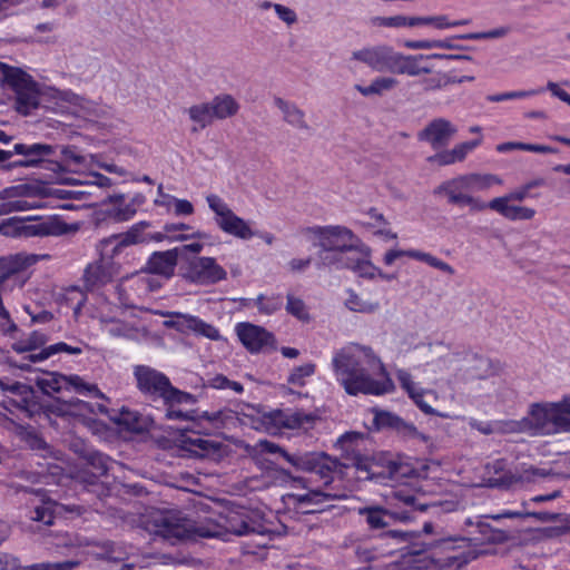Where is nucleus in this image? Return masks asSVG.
<instances>
[{"instance_id":"obj_37","label":"nucleus","mask_w":570,"mask_h":570,"mask_svg":"<svg viewBox=\"0 0 570 570\" xmlns=\"http://www.w3.org/2000/svg\"><path fill=\"white\" fill-rule=\"evenodd\" d=\"M109 250L116 255L121 247L138 244L142 240V222L135 224L128 232L119 235H112L104 240H111Z\"/></svg>"},{"instance_id":"obj_4","label":"nucleus","mask_w":570,"mask_h":570,"mask_svg":"<svg viewBox=\"0 0 570 570\" xmlns=\"http://www.w3.org/2000/svg\"><path fill=\"white\" fill-rule=\"evenodd\" d=\"M256 446L261 453L281 454L297 470L318 474L325 485H328L333 481V474L335 472L347 466V464H342L340 460L332 458L324 452L291 454L278 444L268 440H261Z\"/></svg>"},{"instance_id":"obj_19","label":"nucleus","mask_w":570,"mask_h":570,"mask_svg":"<svg viewBox=\"0 0 570 570\" xmlns=\"http://www.w3.org/2000/svg\"><path fill=\"white\" fill-rule=\"evenodd\" d=\"M557 413L553 403H534L529 412V430L533 434L550 435L557 433Z\"/></svg>"},{"instance_id":"obj_2","label":"nucleus","mask_w":570,"mask_h":570,"mask_svg":"<svg viewBox=\"0 0 570 570\" xmlns=\"http://www.w3.org/2000/svg\"><path fill=\"white\" fill-rule=\"evenodd\" d=\"M145 531L161 537L171 544L215 535L209 529L197 524L180 512L154 513L147 509H145Z\"/></svg>"},{"instance_id":"obj_9","label":"nucleus","mask_w":570,"mask_h":570,"mask_svg":"<svg viewBox=\"0 0 570 570\" xmlns=\"http://www.w3.org/2000/svg\"><path fill=\"white\" fill-rule=\"evenodd\" d=\"M363 438V434L357 432H346L338 440L337 443L345 449L346 452H352V465L357 471L365 473V479L382 481L386 479L395 480L409 474L410 469L401 462H390L387 465H379L376 459H368L366 455L355 453L353 443Z\"/></svg>"},{"instance_id":"obj_36","label":"nucleus","mask_w":570,"mask_h":570,"mask_svg":"<svg viewBox=\"0 0 570 570\" xmlns=\"http://www.w3.org/2000/svg\"><path fill=\"white\" fill-rule=\"evenodd\" d=\"M354 250H318L317 267H335L336 269L347 268Z\"/></svg>"},{"instance_id":"obj_30","label":"nucleus","mask_w":570,"mask_h":570,"mask_svg":"<svg viewBox=\"0 0 570 570\" xmlns=\"http://www.w3.org/2000/svg\"><path fill=\"white\" fill-rule=\"evenodd\" d=\"M225 529L227 532L236 535H248L253 533L263 534L264 527L252 520L248 515L229 514L225 519Z\"/></svg>"},{"instance_id":"obj_29","label":"nucleus","mask_w":570,"mask_h":570,"mask_svg":"<svg viewBox=\"0 0 570 570\" xmlns=\"http://www.w3.org/2000/svg\"><path fill=\"white\" fill-rule=\"evenodd\" d=\"M341 495L323 492L321 490H311L307 493H291L288 499L293 501L295 509L301 510L302 513H316L321 509H309V505H318L326 500L340 499Z\"/></svg>"},{"instance_id":"obj_62","label":"nucleus","mask_w":570,"mask_h":570,"mask_svg":"<svg viewBox=\"0 0 570 570\" xmlns=\"http://www.w3.org/2000/svg\"><path fill=\"white\" fill-rule=\"evenodd\" d=\"M79 566L78 561L41 562L23 567L21 570H73Z\"/></svg>"},{"instance_id":"obj_11","label":"nucleus","mask_w":570,"mask_h":570,"mask_svg":"<svg viewBox=\"0 0 570 570\" xmlns=\"http://www.w3.org/2000/svg\"><path fill=\"white\" fill-rule=\"evenodd\" d=\"M37 386L46 395L51 396L53 393H62L73 391L79 395H92L99 399H106L96 384L83 381L79 375H63L58 372L48 373L43 377L36 381Z\"/></svg>"},{"instance_id":"obj_58","label":"nucleus","mask_w":570,"mask_h":570,"mask_svg":"<svg viewBox=\"0 0 570 570\" xmlns=\"http://www.w3.org/2000/svg\"><path fill=\"white\" fill-rule=\"evenodd\" d=\"M495 426L498 429L497 433H520L528 432L529 422L528 419L522 420H508V421H495Z\"/></svg>"},{"instance_id":"obj_49","label":"nucleus","mask_w":570,"mask_h":570,"mask_svg":"<svg viewBox=\"0 0 570 570\" xmlns=\"http://www.w3.org/2000/svg\"><path fill=\"white\" fill-rule=\"evenodd\" d=\"M345 306L352 312L368 314L376 312L380 307V304L377 302L364 301L355 292L350 291V295L345 302Z\"/></svg>"},{"instance_id":"obj_46","label":"nucleus","mask_w":570,"mask_h":570,"mask_svg":"<svg viewBox=\"0 0 570 570\" xmlns=\"http://www.w3.org/2000/svg\"><path fill=\"white\" fill-rule=\"evenodd\" d=\"M497 149H498V151H501V153L509 151L512 149H520V150L532 151V153H538V154H556V153H558L557 148H553V147H550L547 145L514 142V141L500 144V145H498Z\"/></svg>"},{"instance_id":"obj_64","label":"nucleus","mask_w":570,"mask_h":570,"mask_svg":"<svg viewBox=\"0 0 570 570\" xmlns=\"http://www.w3.org/2000/svg\"><path fill=\"white\" fill-rule=\"evenodd\" d=\"M32 207L33 205L30 202L22 199V197H13L1 203L0 213L10 214L13 212H23Z\"/></svg>"},{"instance_id":"obj_8","label":"nucleus","mask_w":570,"mask_h":570,"mask_svg":"<svg viewBox=\"0 0 570 570\" xmlns=\"http://www.w3.org/2000/svg\"><path fill=\"white\" fill-rule=\"evenodd\" d=\"M302 233L312 240L313 246L320 247V250H354L365 256L370 255V248L345 226H312L303 228Z\"/></svg>"},{"instance_id":"obj_7","label":"nucleus","mask_w":570,"mask_h":570,"mask_svg":"<svg viewBox=\"0 0 570 570\" xmlns=\"http://www.w3.org/2000/svg\"><path fill=\"white\" fill-rule=\"evenodd\" d=\"M500 179L494 175L468 174L443 181L434 189L435 195L444 194L453 205H468L473 212L487 209V204L464 191L484 189Z\"/></svg>"},{"instance_id":"obj_45","label":"nucleus","mask_w":570,"mask_h":570,"mask_svg":"<svg viewBox=\"0 0 570 570\" xmlns=\"http://www.w3.org/2000/svg\"><path fill=\"white\" fill-rule=\"evenodd\" d=\"M21 443L24 444L30 450L33 451H46L47 443L36 432L35 429L28 426H20L17 433Z\"/></svg>"},{"instance_id":"obj_41","label":"nucleus","mask_w":570,"mask_h":570,"mask_svg":"<svg viewBox=\"0 0 570 570\" xmlns=\"http://www.w3.org/2000/svg\"><path fill=\"white\" fill-rule=\"evenodd\" d=\"M87 546H92L97 548V551H95V556L101 560L119 561L122 560L125 554V552H122V550L114 541L110 540H92L89 541Z\"/></svg>"},{"instance_id":"obj_63","label":"nucleus","mask_w":570,"mask_h":570,"mask_svg":"<svg viewBox=\"0 0 570 570\" xmlns=\"http://www.w3.org/2000/svg\"><path fill=\"white\" fill-rule=\"evenodd\" d=\"M286 311L302 321L308 320L309 317L306 312L305 303L301 298L294 297L291 294L287 295Z\"/></svg>"},{"instance_id":"obj_56","label":"nucleus","mask_w":570,"mask_h":570,"mask_svg":"<svg viewBox=\"0 0 570 570\" xmlns=\"http://www.w3.org/2000/svg\"><path fill=\"white\" fill-rule=\"evenodd\" d=\"M256 306L261 313L271 315L282 308L283 297L282 295L266 297L263 294H261L256 298Z\"/></svg>"},{"instance_id":"obj_31","label":"nucleus","mask_w":570,"mask_h":570,"mask_svg":"<svg viewBox=\"0 0 570 570\" xmlns=\"http://www.w3.org/2000/svg\"><path fill=\"white\" fill-rule=\"evenodd\" d=\"M505 461L495 460L487 464L488 473L494 475L488 479V485L491 488L508 489L512 484L522 480L520 475L513 474L511 471H505Z\"/></svg>"},{"instance_id":"obj_60","label":"nucleus","mask_w":570,"mask_h":570,"mask_svg":"<svg viewBox=\"0 0 570 570\" xmlns=\"http://www.w3.org/2000/svg\"><path fill=\"white\" fill-rule=\"evenodd\" d=\"M414 259H417L420 262H424L426 263L428 265L434 267V268H438L449 275H453L454 274V268L449 265L448 263L439 259L438 257L429 254V253H424V252H421V250H416V253L414 254Z\"/></svg>"},{"instance_id":"obj_34","label":"nucleus","mask_w":570,"mask_h":570,"mask_svg":"<svg viewBox=\"0 0 570 570\" xmlns=\"http://www.w3.org/2000/svg\"><path fill=\"white\" fill-rule=\"evenodd\" d=\"M317 416L313 413H305L303 411H295L289 414H284L282 411L274 413V420L282 423L287 429H308L311 428Z\"/></svg>"},{"instance_id":"obj_47","label":"nucleus","mask_w":570,"mask_h":570,"mask_svg":"<svg viewBox=\"0 0 570 570\" xmlns=\"http://www.w3.org/2000/svg\"><path fill=\"white\" fill-rule=\"evenodd\" d=\"M47 336L38 331L32 332L26 340H20L12 345V350L17 353H27L45 345Z\"/></svg>"},{"instance_id":"obj_57","label":"nucleus","mask_w":570,"mask_h":570,"mask_svg":"<svg viewBox=\"0 0 570 570\" xmlns=\"http://www.w3.org/2000/svg\"><path fill=\"white\" fill-rule=\"evenodd\" d=\"M510 27H500L489 31L482 32H469L458 36L462 40H484V39H498L503 38L510 32Z\"/></svg>"},{"instance_id":"obj_13","label":"nucleus","mask_w":570,"mask_h":570,"mask_svg":"<svg viewBox=\"0 0 570 570\" xmlns=\"http://www.w3.org/2000/svg\"><path fill=\"white\" fill-rule=\"evenodd\" d=\"M111 240H101L98 245L100 257L98 261L89 264L83 273V285L87 291L100 288L111 282L117 273V266L114 263V254L109 250Z\"/></svg>"},{"instance_id":"obj_18","label":"nucleus","mask_w":570,"mask_h":570,"mask_svg":"<svg viewBox=\"0 0 570 570\" xmlns=\"http://www.w3.org/2000/svg\"><path fill=\"white\" fill-rule=\"evenodd\" d=\"M236 333L243 345L252 353H258L265 348L276 350V338L273 333L264 327L250 323H239Z\"/></svg>"},{"instance_id":"obj_48","label":"nucleus","mask_w":570,"mask_h":570,"mask_svg":"<svg viewBox=\"0 0 570 570\" xmlns=\"http://www.w3.org/2000/svg\"><path fill=\"white\" fill-rule=\"evenodd\" d=\"M24 266V262L19 256H8L0 258V286L12 275L19 273Z\"/></svg>"},{"instance_id":"obj_23","label":"nucleus","mask_w":570,"mask_h":570,"mask_svg":"<svg viewBox=\"0 0 570 570\" xmlns=\"http://www.w3.org/2000/svg\"><path fill=\"white\" fill-rule=\"evenodd\" d=\"M178 259V248L155 252L148 259L145 274L158 275L164 279H169L174 275Z\"/></svg>"},{"instance_id":"obj_59","label":"nucleus","mask_w":570,"mask_h":570,"mask_svg":"<svg viewBox=\"0 0 570 570\" xmlns=\"http://www.w3.org/2000/svg\"><path fill=\"white\" fill-rule=\"evenodd\" d=\"M80 478L88 492L95 493L100 499L109 495V487L96 479V475L82 474Z\"/></svg>"},{"instance_id":"obj_12","label":"nucleus","mask_w":570,"mask_h":570,"mask_svg":"<svg viewBox=\"0 0 570 570\" xmlns=\"http://www.w3.org/2000/svg\"><path fill=\"white\" fill-rule=\"evenodd\" d=\"M420 534L416 531L390 529L376 535L384 557L395 553L402 556H417L425 551V544L419 543Z\"/></svg>"},{"instance_id":"obj_3","label":"nucleus","mask_w":570,"mask_h":570,"mask_svg":"<svg viewBox=\"0 0 570 570\" xmlns=\"http://www.w3.org/2000/svg\"><path fill=\"white\" fill-rule=\"evenodd\" d=\"M333 365L338 381L350 395L358 393L381 395L393 387L391 379L386 375L382 381L372 379L354 355L338 353L333 360Z\"/></svg>"},{"instance_id":"obj_26","label":"nucleus","mask_w":570,"mask_h":570,"mask_svg":"<svg viewBox=\"0 0 570 570\" xmlns=\"http://www.w3.org/2000/svg\"><path fill=\"white\" fill-rule=\"evenodd\" d=\"M73 451L95 470L91 475H96V479L107 475L114 464L108 455L87 446L85 443H75Z\"/></svg>"},{"instance_id":"obj_24","label":"nucleus","mask_w":570,"mask_h":570,"mask_svg":"<svg viewBox=\"0 0 570 570\" xmlns=\"http://www.w3.org/2000/svg\"><path fill=\"white\" fill-rule=\"evenodd\" d=\"M434 59L431 55H409L397 52L393 73L417 77L433 71L430 66H422L421 61Z\"/></svg>"},{"instance_id":"obj_53","label":"nucleus","mask_w":570,"mask_h":570,"mask_svg":"<svg viewBox=\"0 0 570 570\" xmlns=\"http://www.w3.org/2000/svg\"><path fill=\"white\" fill-rule=\"evenodd\" d=\"M110 335L138 341L140 328L127 322H115L109 328Z\"/></svg>"},{"instance_id":"obj_35","label":"nucleus","mask_w":570,"mask_h":570,"mask_svg":"<svg viewBox=\"0 0 570 570\" xmlns=\"http://www.w3.org/2000/svg\"><path fill=\"white\" fill-rule=\"evenodd\" d=\"M475 529L480 537L474 539L481 542L500 544L512 538L508 531L493 528L491 524L484 522L482 517H476Z\"/></svg>"},{"instance_id":"obj_33","label":"nucleus","mask_w":570,"mask_h":570,"mask_svg":"<svg viewBox=\"0 0 570 570\" xmlns=\"http://www.w3.org/2000/svg\"><path fill=\"white\" fill-rule=\"evenodd\" d=\"M208 104L214 119L218 120L230 118L239 110V104L228 94L217 95Z\"/></svg>"},{"instance_id":"obj_15","label":"nucleus","mask_w":570,"mask_h":570,"mask_svg":"<svg viewBox=\"0 0 570 570\" xmlns=\"http://www.w3.org/2000/svg\"><path fill=\"white\" fill-rule=\"evenodd\" d=\"M357 514L364 517L367 529L377 534L390 530L396 521H412L410 511L390 510L380 504L361 507L357 509Z\"/></svg>"},{"instance_id":"obj_52","label":"nucleus","mask_w":570,"mask_h":570,"mask_svg":"<svg viewBox=\"0 0 570 570\" xmlns=\"http://www.w3.org/2000/svg\"><path fill=\"white\" fill-rule=\"evenodd\" d=\"M164 316L174 317L176 318V330L183 334L189 333L195 331V327L197 326V316L184 314L180 312H168V313H161Z\"/></svg>"},{"instance_id":"obj_44","label":"nucleus","mask_w":570,"mask_h":570,"mask_svg":"<svg viewBox=\"0 0 570 570\" xmlns=\"http://www.w3.org/2000/svg\"><path fill=\"white\" fill-rule=\"evenodd\" d=\"M397 85V80L392 77H380L374 79L370 86L355 85V89L363 96L381 95L391 90Z\"/></svg>"},{"instance_id":"obj_28","label":"nucleus","mask_w":570,"mask_h":570,"mask_svg":"<svg viewBox=\"0 0 570 570\" xmlns=\"http://www.w3.org/2000/svg\"><path fill=\"white\" fill-rule=\"evenodd\" d=\"M508 198H493L487 204L490 208L509 220H530L534 217L535 210L530 207L510 205Z\"/></svg>"},{"instance_id":"obj_21","label":"nucleus","mask_w":570,"mask_h":570,"mask_svg":"<svg viewBox=\"0 0 570 570\" xmlns=\"http://www.w3.org/2000/svg\"><path fill=\"white\" fill-rule=\"evenodd\" d=\"M374 423L377 429L393 430L404 439H420L423 442L428 441V436L419 432L413 423L404 421L402 417L394 413L387 411H377L374 416Z\"/></svg>"},{"instance_id":"obj_14","label":"nucleus","mask_w":570,"mask_h":570,"mask_svg":"<svg viewBox=\"0 0 570 570\" xmlns=\"http://www.w3.org/2000/svg\"><path fill=\"white\" fill-rule=\"evenodd\" d=\"M206 200L208 207L216 215L217 226L223 232L240 239H249L256 235L249 225L238 217L218 195L210 194L206 197Z\"/></svg>"},{"instance_id":"obj_10","label":"nucleus","mask_w":570,"mask_h":570,"mask_svg":"<svg viewBox=\"0 0 570 570\" xmlns=\"http://www.w3.org/2000/svg\"><path fill=\"white\" fill-rule=\"evenodd\" d=\"M69 232V226L58 217L28 222L11 217L0 222V234L8 237L60 236Z\"/></svg>"},{"instance_id":"obj_32","label":"nucleus","mask_w":570,"mask_h":570,"mask_svg":"<svg viewBox=\"0 0 570 570\" xmlns=\"http://www.w3.org/2000/svg\"><path fill=\"white\" fill-rule=\"evenodd\" d=\"M0 387L2 391H7L18 399L9 397L8 403L22 410H28L33 399V389L21 382H3L0 380Z\"/></svg>"},{"instance_id":"obj_27","label":"nucleus","mask_w":570,"mask_h":570,"mask_svg":"<svg viewBox=\"0 0 570 570\" xmlns=\"http://www.w3.org/2000/svg\"><path fill=\"white\" fill-rule=\"evenodd\" d=\"M274 105L282 112V119L284 122L299 130H312L311 126L306 121L304 110H302L295 102L285 100L281 97H275Z\"/></svg>"},{"instance_id":"obj_50","label":"nucleus","mask_w":570,"mask_h":570,"mask_svg":"<svg viewBox=\"0 0 570 570\" xmlns=\"http://www.w3.org/2000/svg\"><path fill=\"white\" fill-rule=\"evenodd\" d=\"M393 497L395 500H397L400 503H403L406 509L403 511H410L412 515V520L414 519V513L420 511H425L429 505L426 503H420L417 502L415 495L406 493L403 490L394 491Z\"/></svg>"},{"instance_id":"obj_17","label":"nucleus","mask_w":570,"mask_h":570,"mask_svg":"<svg viewBox=\"0 0 570 570\" xmlns=\"http://www.w3.org/2000/svg\"><path fill=\"white\" fill-rule=\"evenodd\" d=\"M184 276L193 283L207 285L226 278V271L212 257H195L189 261Z\"/></svg>"},{"instance_id":"obj_42","label":"nucleus","mask_w":570,"mask_h":570,"mask_svg":"<svg viewBox=\"0 0 570 570\" xmlns=\"http://www.w3.org/2000/svg\"><path fill=\"white\" fill-rule=\"evenodd\" d=\"M110 420L129 432H142V424L138 412H132L122 407L119 413L110 415Z\"/></svg>"},{"instance_id":"obj_16","label":"nucleus","mask_w":570,"mask_h":570,"mask_svg":"<svg viewBox=\"0 0 570 570\" xmlns=\"http://www.w3.org/2000/svg\"><path fill=\"white\" fill-rule=\"evenodd\" d=\"M397 51L387 45H379L356 50L352 53L354 60L361 61L379 72H391L395 66Z\"/></svg>"},{"instance_id":"obj_6","label":"nucleus","mask_w":570,"mask_h":570,"mask_svg":"<svg viewBox=\"0 0 570 570\" xmlns=\"http://www.w3.org/2000/svg\"><path fill=\"white\" fill-rule=\"evenodd\" d=\"M164 404L166 406L165 419L187 421L188 425L183 431L198 435H215L235 420L234 411L227 407L214 412L199 409L183 411L176 409V404Z\"/></svg>"},{"instance_id":"obj_55","label":"nucleus","mask_w":570,"mask_h":570,"mask_svg":"<svg viewBox=\"0 0 570 570\" xmlns=\"http://www.w3.org/2000/svg\"><path fill=\"white\" fill-rule=\"evenodd\" d=\"M57 148L58 159L61 160L63 169L59 173L67 170V166L70 164L80 165L83 163V157L76 153V148L72 146H55Z\"/></svg>"},{"instance_id":"obj_5","label":"nucleus","mask_w":570,"mask_h":570,"mask_svg":"<svg viewBox=\"0 0 570 570\" xmlns=\"http://www.w3.org/2000/svg\"><path fill=\"white\" fill-rule=\"evenodd\" d=\"M0 85L13 92L14 108L20 115L28 116L40 106L39 83L23 69L0 61Z\"/></svg>"},{"instance_id":"obj_61","label":"nucleus","mask_w":570,"mask_h":570,"mask_svg":"<svg viewBox=\"0 0 570 570\" xmlns=\"http://www.w3.org/2000/svg\"><path fill=\"white\" fill-rule=\"evenodd\" d=\"M410 17L393 16V17H374L371 22L373 26L387 27V28H402L410 27Z\"/></svg>"},{"instance_id":"obj_22","label":"nucleus","mask_w":570,"mask_h":570,"mask_svg":"<svg viewBox=\"0 0 570 570\" xmlns=\"http://www.w3.org/2000/svg\"><path fill=\"white\" fill-rule=\"evenodd\" d=\"M374 423L377 429L393 430L404 439H420L423 442L428 441V436L419 432L413 423L404 421L402 417L394 413L387 411H377L374 416Z\"/></svg>"},{"instance_id":"obj_25","label":"nucleus","mask_w":570,"mask_h":570,"mask_svg":"<svg viewBox=\"0 0 570 570\" xmlns=\"http://www.w3.org/2000/svg\"><path fill=\"white\" fill-rule=\"evenodd\" d=\"M174 389L165 374L145 366V394L159 396L164 403H169Z\"/></svg>"},{"instance_id":"obj_39","label":"nucleus","mask_w":570,"mask_h":570,"mask_svg":"<svg viewBox=\"0 0 570 570\" xmlns=\"http://www.w3.org/2000/svg\"><path fill=\"white\" fill-rule=\"evenodd\" d=\"M189 119L195 122V126L191 128L193 132H197L202 129H205L209 125H212L214 117L210 112V106L208 102H202L197 105L190 106L187 110Z\"/></svg>"},{"instance_id":"obj_1","label":"nucleus","mask_w":570,"mask_h":570,"mask_svg":"<svg viewBox=\"0 0 570 570\" xmlns=\"http://www.w3.org/2000/svg\"><path fill=\"white\" fill-rule=\"evenodd\" d=\"M41 168L58 174L63 169L58 159L57 148L45 142L18 140L10 149H0V170L10 173L17 169Z\"/></svg>"},{"instance_id":"obj_54","label":"nucleus","mask_w":570,"mask_h":570,"mask_svg":"<svg viewBox=\"0 0 570 570\" xmlns=\"http://www.w3.org/2000/svg\"><path fill=\"white\" fill-rule=\"evenodd\" d=\"M315 368L314 363H306L294 367L287 377V383L299 387L304 386L305 379L312 376L315 373Z\"/></svg>"},{"instance_id":"obj_40","label":"nucleus","mask_w":570,"mask_h":570,"mask_svg":"<svg viewBox=\"0 0 570 570\" xmlns=\"http://www.w3.org/2000/svg\"><path fill=\"white\" fill-rule=\"evenodd\" d=\"M61 505L52 500L42 501V504L36 507L32 514L31 520L41 522L45 525L53 524L55 518L57 514H60Z\"/></svg>"},{"instance_id":"obj_20","label":"nucleus","mask_w":570,"mask_h":570,"mask_svg":"<svg viewBox=\"0 0 570 570\" xmlns=\"http://www.w3.org/2000/svg\"><path fill=\"white\" fill-rule=\"evenodd\" d=\"M456 131L455 126L450 120L435 118L417 132V139L429 142L433 149L438 150L446 147Z\"/></svg>"},{"instance_id":"obj_38","label":"nucleus","mask_w":570,"mask_h":570,"mask_svg":"<svg viewBox=\"0 0 570 570\" xmlns=\"http://www.w3.org/2000/svg\"><path fill=\"white\" fill-rule=\"evenodd\" d=\"M55 401L59 404L57 406V412L61 415H80L87 412H94L92 405L90 403L75 396H57L55 397Z\"/></svg>"},{"instance_id":"obj_51","label":"nucleus","mask_w":570,"mask_h":570,"mask_svg":"<svg viewBox=\"0 0 570 570\" xmlns=\"http://www.w3.org/2000/svg\"><path fill=\"white\" fill-rule=\"evenodd\" d=\"M348 269L354 271L360 277L373 279L376 276L377 267L368 259L353 256L347 266Z\"/></svg>"},{"instance_id":"obj_43","label":"nucleus","mask_w":570,"mask_h":570,"mask_svg":"<svg viewBox=\"0 0 570 570\" xmlns=\"http://www.w3.org/2000/svg\"><path fill=\"white\" fill-rule=\"evenodd\" d=\"M354 554L356 560L361 563H371L380 560L381 558H384L381 544L379 542L375 544L368 542L358 543L355 546Z\"/></svg>"}]
</instances>
